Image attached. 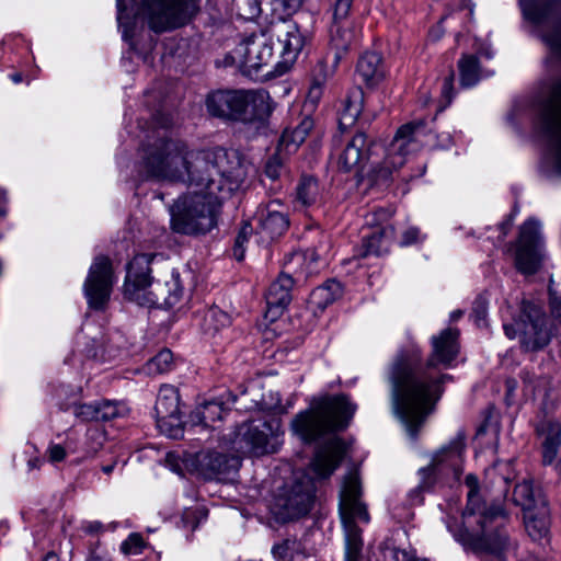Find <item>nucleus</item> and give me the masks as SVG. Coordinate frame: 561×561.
<instances>
[{"instance_id": "774afa93", "label": "nucleus", "mask_w": 561, "mask_h": 561, "mask_svg": "<svg viewBox=\"0 0 561 561\" xmlns=\"http://www.w3.org/2000/svg\"><path fill=\"white\" fill-rule=\"evenodd\" d=\"M44 561H61L60 558L57 556V553L55 552H48L46 556H45V559Z\"/></svg>"}, {"instance_id": "a211bd4d", "label": "nucleus", "mask_w": 561, "mask_h": 561, "mask_svg": "<svg viewBox=\"0 0 561 561\" xmlns=\"http://www.w3.org/2000/svg\"><path fill=\"white\" fill-rule=\"evenodd\" d=\"M345 454V445L339 437L330 438L321 446L311 462V468L318 478H328L339 467Z\"/></svg>"}, {"instance_id": "f8f14e48", "label": "nucleus", "mask_w": 561, "mask_h": 561, "mask_svg": "<svg viewBox=\"0 0 561 561\" xmlns=\"http://www.w3.org/2000/svg\"><path fill=\"white\" fill-rule=\"evenodd\" d=\"M545 259L539 225L535 220L525 221L519 228L516 242L515 266L524 275L535 274Z\"/></svg>"}, {"instance_id": "f3484780", "label": "nucleus", "mask_w": 561, "mask_h": 561, "mask_svg": "<svg viewBox=\"0 0 561 561\" xmlns=\"http://www.w3.org/2000/svg\"><path fill=\"white\" fill-rule=\"evenodd\" d=\"M370 145L365 133H356L339 156V169L359 175L369 159Z\"/></svg>"}, {"instance_id": "bf43d9fd", "label": "nucleus", "mask_w": 561, "mask_h": 561, "mask_svg": "<svg viewBox=\"0 0 561 561\" xmlns=\"http://www.w3.org/2000/svg\"><path fill=\"white\" fill-rule=\"evenodd\" d=\"M47 456H48L49 461L60 462L66 458L67 451H66L65 447H62L61 445L51 444L47 448Z\"/></svg>"}, {"instance_id": "20e7f679", "label": "nucleus", "mask_w": 561, "mask_h": 561, "mask_svg": "<svg viewBox=\"0 0 561 561\" xmlns=\"http://www.w3.org/2000/svg\"><path fill=\"white\" fill-rule=\"evenodd\" d=\"M276 39L279 54L285 64H291L304 47V37L296 23L279 21L259 33L243 39L226 58L227 64L238 66L243 72L251 75L259 71L273 60L271 42Z\"/></svg>"}, {"instance_id": "13d9d810", "label": "nucleus", "mask_w": 561, "mask_h": 561, "mask_svg": "<svg viewBox=\"0 0 561 561\" xmlns=\"http://www.w3.org/2000/svg\"><path fill=\"white\" fill-rule=\"evenodd\" d=\"M454 79L455 73L451 70L450 73L444 79V83L442 87V95L445 99L446 103L449 104L454 98Z\"/></svg>"}, {"instance_id": "c03bdc74", "label": "nucleus", "mask_w": 561, "mask_h": 561, "mask_svg": "<svg viewBox=\"0 0 561 561\" xmlns=\"http://www.w3.org/2000/svg\"><path fill=\"white\" fill-rule=\"evenodd\" d=\"M340 59L341 56L339 54H334L331 62L328 60L318 61L312 70V81L317 82V84H325L328 80L333 77Z\"/></svg>"}, {"instance_id": "79ce46f5", "label": "nucleus", "mask_w": 561, "mask_h": 561, "mask_svg": "<svg viewBox=\"0 0 561 561\" xmlns=\"http://www.w3.org/2000/svg\"><path fill=\"white\" fill-rule=\"evenodd\" d=\"M113 267L111 260L105 255H99L94 259L88 280H111Z\"/></svg>"}, {"instance_id": "9d476101", "label": "nucleus", "mask_w": 561, "mask_h": 561, "mask_svg": "<svg viewBox=\"0 0 561 561\" xmlns=\"http://www.w3.org/2000/svg\"><path fill=\"white\" fill-rule=\"evenodd\" d=\"M195 10L194 0H141L140 14L150 30L162 33L187 23Z\"/></svg>"}, {"instance_id": "39448f33", "label": "nucleus", "mask_w": 561, "mask_h": 561, "mask_svg": "<svg viewBox=\"0 0 561 561\" xmlns=\"http://www.w3.org/2000/svg\"><path fill=\"white\" fill-rule=\"evenodd\" d=\"M356 405L344 394L314 399L309 410L298 413L290 423L291 432L305 443L344 430Z\"/></svg>"}, {"instance_id": "b1692460", "label": "nucleus", "mask_w": 561, "mask_h": 561, "mask_svg": "<svg viewBox=\"0 0 561 561\" xmlns=\"http://www.w3.org/2000/svg\"><path fill=\"white\" fill-rule=\"evenodd\" d=\"M154 410L160 421H179L180 397L178 389L170 385H163L159 390Z\"/></svg>"}, {"instance_id": "f704fd0d", "label": "nucleus", "mask_w": 561, "mask_h": 561, "mask_svg": "<svg viewBox=\"0 0 561 561\" xmlns=\"http://www.w3.org/2000/svg\"><path fill=\"white\" fill-rule=\"evenodd\" d=\"M342 293L341 283H322L318 285L310 294L309 304L323 310L333 302Z\"/></svg>"}, {"instance_id": "e433bc0d", "label": "nucleus", "mask_w": 561, "mask_h": 561, "mask_svg": "<svg viewBox=\"0 0 561 561\" xmlns=\"http://www.w3.org/2000/svg\"><path fill=\"white\" fill-rule=\"evenodd\" d=\"M112 288L111 283H85L84 293L91 308L102 309L107 302Z\"/></svg>"}, {"instance_id": "37998d69", "label": "nucleus", "mask_w": 561, "mask_h": 561, "mask_svg": "<svg viewBox=\"0 0 561 561\" xmlns=\"http://www.w3.org/2000/svg\"><path fill=\"white\" fill-rule=\"evenodd\" d=\"M174 366L173 354L170 350L160 351L154 357L148 360L147 370L152 374H164Z\"/></svg>"}, {"instance_id": "c85d7f7f", "label": "nucleus", "mask_w": 561, "mask_h": 561, "mask_svg": "<svg viewBox=\"0 0 561 561\" xmlns=\"http://www.w3.org/2000/svg\"><path fill=\"white\" fill-rule=\"evenodd\" d=\"M393 228L381 227L377 228L369 236H365L362 242L360 256L368 255H382L389 251L390 237L393 234Z\"/></svg>"}, {"instance_id": "6e6552de", "label": "nucleus", "mask_w": 561, "mask_h": 561, "mask_svg": "<svg viewBox=\"0 0 561 561\" xmlns=\"http://www.w3.org/2000/svg\"><path fill=\"white\" fill-rule=\"evenodd\" d=\"M425 122L416 121L402 125L387 148L386 156L371 170L375 181H386L391 173L401 168L407 157L420 148L419 137L424 133Z\"/></svg>"}, {"instance_id": "2eb2a0df", "label": "nucleus", "mask_w": 561, "mask_h": 561, "mask_svg": "<svg viewBox=\"0 0 561 561\" xmlns=\"http://www.w3.org/2000/svg\"><path fill=\"white\" fill-rule=\"evenodd\" d=\"M360 485L356 474H348L343 483L340 494V516L344 530L346 526L358 528L357 522L367 524L369 514L366 506L359 501Z\"/></svg>"}, {"instance_id": "473e14b6", "label": "nucleus", "mask_w": 561, "mask_h": 561, "mask_svg": "<svg viewBox=\"0 0 561 561\" xmlns=\"http://www.w3.org/2000/svg\"><path fill=\"white\" fill-rule=\"evenodd\" d=\"M227 411L219 401L211 400L198 405L192 413V421L195 424L213 426V423L220 421Z\"/></svg>"}, {"instance_id": "603ef678", "label": "nucleus", "mask_w": 561, "mask_h": 561, "mask_svg": "<svg viewBox=\"0 0 561 561\" xmlns=\"http://www.w3.org/2000/svg\"><path fill=\"white\" fill-rule=\"evenodd\" d=\"M73 414L85 422H98L96 402L75 405Z\"/></svg>"}, {"instance_id": "a19ab883", "label": "nucleus", "mask_w": 561, "mask_h": 561, "mask_svg": "<svg viewBox=\"0 0 561 561\" xmlns=\"http://www.w3.org/2000/svg\"><path fill=\"white\" fill-rule=\"evenodd\" d=\"M227 91H214L206 98V108L208 113L216 117L227 118L228 106H227Z\"/></svg>"}, {"instance_id": "cd10ccee", "label": "nucleus", "mask_w": 561, "mask_h": 561, "mask_svg": "<svg viewBox=\"0 0 561 561\" xmlns=\"http://www.w3.org/2000/svg\"><path fill=\"white\" fill-rule=\"evenodd\" d=\"M290 286L284 283H271L266 293L267 316L279 317L291 301Z\"/></svg>"}, {"instance_id": "a18cd8bd", "label": "nucleus", "mask_w": 561, "mask_h": 561, "mask_svg": "<svg viewBox=\"0 0 561 561\" xmlns=\"http://www.w3.org/2000/svg\"><path fill=\"white\" fill-rule=\"evenodd\" d=\"M96 410L98 422H106L113 420L124 415L127 411L124 404L108 400L96 402Z\"/></svg>"}, {"instance_id": "0e129e2a", "label": "nucleus", "mask_w": 561, "mask_h": 561, "mask_svg": "<svg viewBox=\"0 0 561 561\" xmlns=\"http://www.w3.org/2000/svg\"><path fill=\"white\" fill-rule=\"evenodd\" d=\"M272 552L274 556L284 559L288 552V542L284 541L283 543L275 545L272 549Z\"/></svg>"}, {"instance_id": "72a5a7b5", "label": "nucleus", "mask_w": 561, "mask_h": 561, "mask_svg": "<svg viewBox=\"0 0 561 561\" xmlns=\"http://www.w3.org/2000/svg\"><path fill=\"white\" fill-rule=\"evenodd\" d=\"M321 191L319 182L311 175H302L296 186L295 199L301 206L308 207L318 202Z\"/></svg>"}, {"instance_id": "3c124183", "label": "nucleus", "mask_w": 561, "mask_h": 561, "mask_svg": "<svg viewBox=\"0 0 561 561\" xmlns=\"http://www.w3.org/2000/svg\"><path fill=\"white\" fill-rule=\"evenodd\" d=\"M145 548V541L139 534H130L122 543V550L126 554H139Z\"/></svg>"}, {"instance_id": "864d4df0", "label": "nucleus", "mask_w": 561, "mask_h": 561, "mask_svg": "<svg viewBox=\"0 0 561 561\" xmlns=\"http://www.w3.org/2000/svg\"><path fill=\"white\" fill-rule=\"evenodd\" d=\"M252 233V227L245 224L239 231L233 247V255L240 261L244 256L243 243L248 240V237Z\"/></svg>"}, {"instance_id": "7c9ffc66", "label": "nucleus", "mask_w": 561, "mask_h": 561, "mask_svg": "<svg viewBox=\"0 0 561 561\" xmlns=\"http://www.w3.org/2000/svg\"><path fill=\"white\" fill-rule=\"evenodd\" d=\"M458 70L460 84L463 88H471L476 85L482 77L480 61L476 55H462L458 60Z\"/></svg>"}, {"instance_id": "5fc2aeb1", "label": "nucleus", "mask_w": 561, "mask_h": 561, "mask_svg": "<svg viewBox=\"0 0 561 561\" xmlns=\"http://www.w3.org/2000/svg\"><path fill=\"white\" fill-rule=\"evenodd\" d=\"M424 239H425V236L421 233L420 228L409 227L401 234L400 245L410 247V245L419 244V243L423 242Z\"/></svg>"}, {"instance_id": "5701e85b", "label": "nucleus", "mask_w": 561, "mask_h": 561, "mask_svg": "<svg viewBox=\"0 0 561 561\" xmlns=\"http://www.w3.org/2000/svg\"><path fill=\"white\" fill-rule=\"evenodd\" d=\"M356 71L368 87L379 84L386 76L382 58L377 53H365L357 62Z\"/></svg>"}, {"instance_id": "680f3d73", "label": "nucleus", "mask_w": 561, "mask_h": 561, "mask_svg": "<svg viewBox=\"0 0 561 561\" xmlns=\"http://www.w3.org/2000/svg\"><path fill=\"white\" fill-rule=\"evenodd\" d=\"M184 462L183 459L176 454V453H168L165 456V463L170 467L171 470H173L176 473L182 472V463Z\"/></svg>"}, {"instance_id": "0eeeda50", "label": "nucleus", "mask_w": 561, "mask_h": 561, "mask_svg": "<svg viewBox=\"0 0 561 561\" xmlns=\"http://www.w3.org/2000/svg\"><path fill=\"white\" fill-rule=\"evenodd\" d=\"M284 430L277 417L240 424L229 436V448L240 455L275 454L283 445Z\"/></svg>"}, {"instance_id": "c9c22d12", "label": "nucleus", "mask_w": 561, "mask_h": 561, "mask_svg": "<svg viewBox=\"0 0 561 561\" xmlns=\"http://www.w3.org/2000/svg\"><path fill=\"white\" fill-rule=\"evenodd\" d=\"M312 127L313 121L309 116H305L297 126L286 128L283 131L280 145L285 146L288 150H296L305 141Z\"/></svg>"}, {"instance_id": "a878e982", "label": "nucleus", "mask_w": 561, "mask_h": 561, "mask_svg": "<svg viewBox=\"0 0 561 561\" xmlns=\"http://www.w3.org/2000/svg\"><path fill=\"white\" fill-rule=\"evenodd\" d=\"M153 283H124V297L139 306L151 307L161 306V297L158 294V287L151 289Z\"/></svg>"}, {"instance_id": "2f4dec72", "label": "nucleus", "mask_w": 561, "mask_h": 561, "mask_svg": "<svg viewBox=\"0 0 561 561\" xmlns=\"http://www.w3.org/2000/svg\"><path fill=\"white\" fill-rule=\"evenodd\" d=\"M363 91L359 89L352 91L347 95L339 119L342 129H346L355 124L363 111Z\"/></svg>"}, {"instance_id": "338daca9", "label": "nucleus", "mask_w": 561, "mask_h": 561, "mask_svg": "<svg viewBox=\"0 0 561 561\" xmlns=\"http://www.w3.org/2000/svg\"><path fill=\"white\" fill-rule=\"evenodd\" d=\"M42 465L41 459L38 458H32L27 461V468L28 470L38 469Z\"/></svg>"}, {"instance_id": "423d86ee", "label": "nucleus", "mask_w": 561, "mask_h": 561, "mask_svg": "<svg viewBox=\"0 0 561 561\" xmlns=\"http://www.w3.org/2000/svg\"><path fill=\"white\" fill-rule=\"evenodd\" d=\"M226 197L191 190L171 207V228L183 234H205L217 226L221 202Z\"/></svg>"}, {"instance_id": "de8ad7c7", "label": "nucleus", "mask_w": 561, "mask_h": 561, "mask_svg": "<svg viewBox=\"0 0 561 561\" xmlns=\"http://www.w3.org/2000/svg\"><path fill=\"white\" fill-rule=\"evenodd\" d=\"M230 323V317L225 311L211 308L205 316V324L208 331L217 332L220 328Z\"/></svg>"}, {"instance_id": "052dcab7", "label": "nucleus", "mask_w": 561, "mask_h": 561, "mask_svg": "<svg viewBox=\"0 0 561 561\" xmlns=\"http://www.w3.org/2000/svg\"><path fill=\"white\" fill-rule=\"evenodd\" d=\"M280 169H282V163H280L279 159L276 157H273L266 163L265 173L270 179L276 180L279 178Z\"/></svg>"}, {"instance_id": "dca6fc26", "label": "nucleus", "mask_w": 561, "mask_h": 561, "mask_svg": "<svg viewBox=\"0 0 561 561\" xmlns=\"http://www.w3.org/2000/svg\"><path fill=\"white\" fill-rule=\"evenodd\" d=\"M353 0H334L333 19L331 27V47L335 49L334 54L346 51L356 41V34L353 24L346 20Z\"/></svg>"}, {"instance_id": "f257e3e1", "label": "nucleus", "mask_w": 561, "mask_h": 561, "mask_svg": "<svg viewBox=\"0 0 561 561\" xmlns=\"http://www.w3.org/2000/svg\"><path fill=\"white\" fill-rule=\"evenodd\" d=\"M140 171L147 179L187 182L191 190L228 197L247 175L237 152L198 150L179 138H159L142 149Z\"/></svg>"}, {"instance_id": "4d7b16f0", "label": "nucleus", "mask_w": 561, "mask_h": 561, "mask_svg": "<svg viewBox=\"0 0 561 561\" xmlns=\"http://www.w3.org/2000/svg\"><path fill=\"white\" fill-rule=\"evenodd\" d=\"M559 285L561 283H550L549 295L551 311L557 318L561 319V289Z\"/></svg>"}, {"instance_id": "69168bd1", "label": "nucleus", "mask_w": 561, "mask_h": 561, "mask_svg": "<svg viewBox=\"0 0 561 561\" xmlns=\"http://www.w3.org/2000/svg\"><path fill=\"white\" fill-rule=\"evenodd\" d=\"M5 202H7V198H5V193L0 190V216H4L7 210H5Z\"/></svg>"}, {"instance_id": "393cba45", "label": "nucleus", "mask_w": 561, "mask_h": 561, "mask_svg": "<svg viewBox=\"0 0 561 561\" xmlns=\"http://www.w3.org/2000/svg\"><path fill=\"white\" fill-rule=\"evenodd\" d=\"M526 531L534 541H541L549 536L550 512L548 505L540 504L539 510L524 514Z\"/></svg>"}, {"instance_id": "49530a36", "label": "nucleus", "mask_w": 561, "mask_h": 561, "mask_svg": "<svg viewBox=\"0 0 561 561\" xmlns=\"http://www.w3.org/2000/svg\"><path fill=\"white\" fill-rule=\"evenodd\" d=\"M105 433L102 428L92 427L85 434V457H93L103 447Z\"/></svg>"}, {"instance_id": "c756f323", "label": "nucleus", "mask_w": 561, "mask_h": 561, "mask_svg": "<svg viewBox=\"0 0 561 561\" xmlns=\"http://www.w3.org/2000/svg\"><path fill=\"white\" fill-rule=\"evenodd\" d=\"M561 5L560 0H523L522 7L524 13L536 23H543L553 20L558 8Z\"/></svg>"}, {"instance_id": "7ed1b4c3", "label": "nucleus", "mask_w": 561, "mask_h": 561, "mask_svg": "<svg viewBox=\"0 0 561 561\" xmlns=\"http://www.w3.org/2000/svg\"><path fill=\"white\" fill-rule=\"evenodd\" d=\"M469 488L467 506L461 513V523L448 515L447 529L454 538L466 549L483 557H491L495 561H503L505 554L512 549V542L505 528L496 524L490 528L496 519L504 517L500 506L488 507L478 493V479L469 474L466 477Z\"/></svg>"}, {"instance_id": "4be33fe9", "label": "nucleus", "mask_w": 561, "mask_h": 561, "mask_svg": "<svg viewBox=\"0 0 561 561\" xmlns=\"http://www.w3.org/2000/svg\"><path fill=\"white\" fill-rule=\"evenodd\" d=\"M536 431L542 438V462L551 465L557 458L561 444V425L552 420H543L537 425Z\"/></svg>"}, {"instance_id": "9b49d317", "label": "nucleus", "mask_w": 561, "mask_h": 561, "mask_svg": "<svg viewBox=\"0 0 561 561\" xmlns=\"http://www.w3.org/2000/svg\"><path fill=\"white\" fill-rule=\"evenodd\" d=\"M313 481L304 477L286 485L274 499L271 511L279 522H288L309 513L314 497Z\"/></svg>"}, {"instance_id": "6e6d98bb", "label": "nucleus", "mask_w": 561, "mask_h": 561, "mask_svg": "<svg viewBox=\"0 0 561 561\" xmlns=\"http://www.w3.org/2000/svg\"><path fill=\"white\" fill-rule=\"evenodd\" d=\"M198 457H203L202 461L208 460L207 466H209L214 473L225 472L226 457L224 455L211 453L207 455H199Z\"/></svg>"}, {"instance_id": "f03ea898", "label": "nucleus", "mask_w": 561, "mask_h": 561, "mask_svg": "<svg viewBox=\"0 0 561 561\" xmlns=\"http://www.w3.org/2000/svg\"><path fill=\"white\" fill-rule=\"evenodd\" d=\"M459 331L447 328L431 337L432 352L424 369H415L421 360V350L412 346L401 351L390 373L391 407L393 414L404 424L414 437L426 416L439 400L442 385L450 379L447 374H438V366L449 367L459 353Z\"/></svg>"}, {"instance_id": "4c0bfd02", "label": "nucleus", "mask_w": 561, "mask_h": 561, "mask_svg": "<svg viewBox=\"0 0 561 561\" xmlns=\"http://www.w3.org/2000/svg\"><path fill=\"white\" fill-rule=\"evenodd\" d=\"M151 257L148 254H138L129 262L125 280H149Z\"/></svg>"}, {"instance_id": "bb28decb", "label": "nucleus", "mask_w": 561, "mask_h": 561, "mask_svg": "<svg viewBox=\"0 0 561 561\" xmlns=\"http://www.w3.org/2000/svg\"><path fill=\"white\" fill-rule=\"evenodd\" d=\"M513 500L523 508L524 514L539 510L540 504L547 505V501L539 488H535L531 481H523L514 489Z\"/></svg>"}, {"instance_id": "e2e57ef3", "label": "nucleus", "mask_w": 561, "mask_h": 561, "mask_svg": "<svg viewBox=\"0 0 561 561\" xmlns=\"http://www.w3.org/2000/svg\"><path fill=\"white\" fill-rule=\"evenodd\" d=\"M324 85L325 84H317V82L311 81L307 99L316 104L322 96Z\"/></svg>"}, {"instance_id": "412c9836", "label": "nucleus", "mask_w": 561, "mask_h": 561, "mask_svg": "<svg viewBox=\"0 0 561 561\" xmlns=\"http://www.w3.org/2000/svg\"><path fill=\"white\" fill-rule=\"evenodd\" d=\"M261 232L274 239L282 236L289 227L287 214L279 201L268 203L261 215Z\"/></svg>"}, {"instance_id": "8fccbe9b", "label": "nucleus", "mask_w": 561, "mask_h": 561, "mask_svg": "<svg viewBox=\"0 0 561 561\" xmlns=\"http://www.w3.org/2000/svg\"><path fill=\"white\" fill-rule=\"evenodd\" d=\"M243 90L227 91L228 119L239 121Z\"/></svg>"}, {"instance_id": "4468645a", "label": "nucleus", "mask_w": 561, "mask_h": 561, "mask_svg": "<svg viewBox=\"0 0 561 561\" xmlns=\"http://www.w3.org/2000/svg\"><path fill=\"white\" fill-rule=\"evenodd\" d=\"M542 126L551 142L554 167L561 173V79L553 80L547 87Z\"/></svg>"}, {"instance_id": "09e8293b", "label": "nucleus", "mask_w": 561, "mask_h": 561, "mask_svg": "<svg viewBox=\"0 0 561 561\" xmlns=\"http://www.w3.org/2000/svg\"><path fill=\"white\" fill-rule=\"evenodd\" d=\"M542 39L553 54L561 57V24L545 31Z\"/></svg>"}, {"instance_id": "aec40b11", "label": "nucleus", "mask_w": 561, "mask_h": 561, "mask_svg": "<svg viewBox=\"0 0 561 561\" xmlns=\"http://www.w3.org/2000/svg\"><path fill=\"white\" fill-rule=\"evenodd\" d=\"M318 256L313 250L294 252L284 264L282 276L288 280L313 277L318 270Z\"/></svg>"}, {"instance_id": "1a4fd4ad", "label": "nucleus", "mask_w": 561, "mask_h": 561, "mask_svg": "<svg viewBox=\"0 0 561 561\" xmlns=\"http://www.w3.org/2000/svg\"><path fill=\"white\" fill-rule=\"evenodd\" d=\"M505 334L510 339L519 336L520 345L525 351H538L547 346L551 339V330L548 325V318L541 306L523 301L519 319L514 325H504Z\"/></svg>"}, {"instance_id": "58836bf2", "label": "nucleus", "mask_w": 561, "mask_h": 561, "mask_svg": "<svg viewBox=\"0 0 561 561\" xmlns=\"http://www.w3.org/2000/svg\"><path fill=\"white\" fill-rule=\"evenodd\" d=\"M352 527L348 524L344 530L345 561H358L363 548L362 530Z\"/></svg>"}, {"instance_id": "6ab92c4d", "label": "nucleus", "mask_w": 561, "mask_h": 561, "mask_svg": "<svg viewBox=\"0 0 561 561\" xmlns=\"http://www.w3.org/2000/svg\"><path fill=\"white\" fill-rule=\"evenodd\" d=\"M271 112V98L266 91L243 90L239 121L244 123L263 121L270 116Z\"/></svg>"}, {"instance_id": "ea45409f", "label": "nucleus", "mask_w": 561, "mask_h": 561, "mask_svg": "<svg viewBox=\"0 0 561 561\" xmlns=\"http://www.w3.org/2000/svg\"><path fill=\"white\" fill-rule=\"evenodd\" d=\"M158 286V294L161 297V305L169 308L178 305L184 295V289L181 283H156Z\"/></svg>"}, {"instance_id": "ddd939ff", "label": "nucleus", "mask_w": 561, "mask_h": 561, "mask_svg": "<svg viewBox=\"0 0 561 561\" xmlns=\"http://www.w3.org/2000/svg\"><path fill=\"white\" fill-rule=\"evenodd\" d=\"M465 435L458 433L448 445L442 447L432 458L431 466L420 469L421 483L417 488L411 492V496L414 493H420L427 490L433 484V476L436 470L444 471L445 468H449L455 478H459L462 473V460L465 451Z\"/></svg>"}]
</instances>
